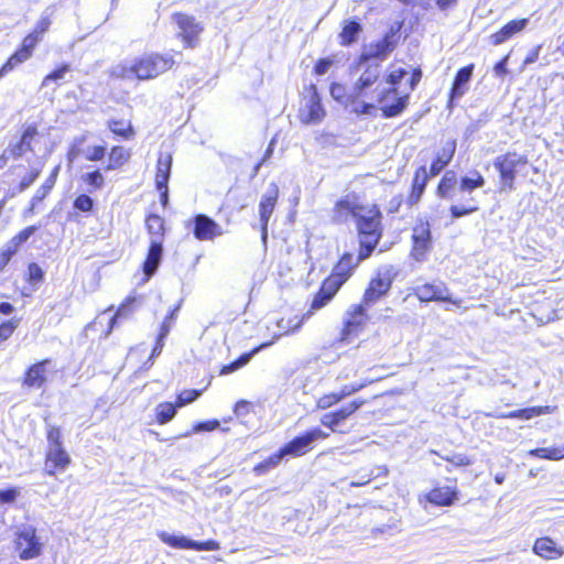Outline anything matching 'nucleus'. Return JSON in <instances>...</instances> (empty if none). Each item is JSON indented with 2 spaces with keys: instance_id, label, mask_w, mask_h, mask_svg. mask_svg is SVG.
Wrapping results in <instances>:
<instances>
[{
  "instance_id": "f257e3e1",
  "label": "nucleus",
  "mask_w": 564,
  "mask_h": 564,
  "mask_svg": "<svg viewBox=\"0 0 564 564\" xmlns=\"http://www.w3.org/2000/svg\"><path fill=\"white\" fill-rule=\"evenodd\" d=\"M173 65L174 61L169 54L150 53L134 61L120 63L112 68L111 74L122 79L149 80L165 73Z\"/></svg>"
},
{
  "instance_id": "f03ea898",
  "label": "nucleus",
  "mask_w": 564,
  "mask_h": 564,
  "mask_svg": "<svg viewBox=\"0 0 564 564\" xmlns=\"http://www.w3.org/2000/svg\"><path fill=\"white\" fill-rule=\"evenodd\" d=\"M406 75L408 72L404 68H398L390 72L386 78V82L390 87L378 91L377 102L380 105L383 118H395L406 109L410 94L400 95L397 87Z\"/></svg>"
},
{
  "instance_id": "7ed1b4c3",
  "label": "nucleus",
  "mask_w": 564,
  "mask_h": 564,
  "mask_svg": "<svg viewBox=\"0 0 564 564\" xmlns=\"http://www.w3.org/2000/svg\"><path fill=\"white\" fill-rule=\"evenodd\" d=\"M381 218V212L377 206L358 214L356 221L360 238L359 259H367L378 245L382 235Z\"/></svg>"
},
{
  "instance_id": "20e7f679",
  "label": "nucleus",
  "mask_w": 564,
  "mask_h": 564,
  "mask_svg": "<svg viewBox=\"0 0 564 564\" xmlns=\"http://www.w3.org/2000/svg\"><path fill=\"white\" fill-rule=\"evenodd\" d=\"M398 32L399 29L391 28L381 40L365 45L358 58V66L362 67L364 64L369 63L371 59L384 61L397 47Z\"/></svg>"
},
{
  "instance_id": "39448f33",
  "label": "nucleus",
  "mask_w": 564,
  "mask_h": 564,
  "mask_svg": "<svg viewBox=\"0 0 564 564\" xmlns=\"http://www.w3.org/2000/svg\"><path fill=\"white\" fill-rule=\"evenodd\" d=\"M527 163V158L516 152L498 155L494 160V167L499 172L502 191H511L513 188L517 169Z\"/></svg>"
},
{
  "instance_id": "423d86ee",
  "label": "nucleus",
  "mask_w": 564,
  "mask_h": 564,
  "mask_svg": "<svg viewBox=\"0 0 564 564\" xmlns=\"http://www.w3.org/2000/svg\"><path fill=\"white\" fill-rule=\"evenodd\" d=\"M15 545L21 560H32L42 552V543L36 536V529L31 524H21L15 531Z\"/></svg>"
},
{
  "instance_id": "0eeeda50",
  "label": "nucleus",
  "mask_w": 564,
  "mask_h": 564,
  "mask_svg": "<svg viewBox=\"0 0 564 564\" xmlns=\"http://www.w3.org/2000/svg\"><path fill=\"white\" fill-rule=\"evenodd\" d=\"M325 117L317 87L311 84L304 91V104L300 109L299 118L305 124H316Z\"/></svg>"
},
{
  "instance_id": "6e6552de",
  "label": "nucleus",
  "mask_w": 564,
  "mask_h": 564,
  "mask_svg": "<svg viewBox=\"0 0 564 564\" xmlns=\"http://www.w3.org/2000/svg\"><path fill=\"white\" fill-rule=\"evenodd\" d=\"M328 436L329 433L324 432L319 427H314L304 433L303 435L296 436L291 442L286 443L283 447H281V449L285 456H302L310 451L312 444L315 441L325 440Z\"/></svg>"
},
{
  "instance_id": "1a4fd4ad",
  "label": "nucleus",
  "mask_w": 564,
  "mask_h": 564,
  "mask_svg": "<svg viewBox=\"0 0 564 564\" xmlns=\"http://www.w3.org/2000/svg\"><path fill=\"white\" fill-rule=\"evenodd\" d=\"M160 540L175 549L195 550V551H217L220 544L215 540L198 542L186 538L185 535H174L165 531L158 533Z\"/></svg>"
},
{
  "instance_id": "9d476101",
  "label": "nucleus",
  "mask_w": 564,
  "mask_h": 564,
  "mask_svg": "<svg viewBox=\"0 0 564 564\" xmlns=\"http://www.w3.org/2000/svg\"><path fill=\"white\" fill-rule=\"evenodd\" d=\"M279 197V187L275 183H270L264 194L261 197L259 204V215L261 223V239L263 243H267L268 239V224L270 217L275 208Z\"/></svg>"
},
{
  "instance_id": "9b49d317",
  "label": "nucleus",
  "mask_w": 564,
  "mask_h": 564,
  "mask_svg": "<svg viewBox=\"0 0 564 564\" xmlns=\"http://www.w3.org/2000/svg\"><path fill=\"white\" fill-rule=\"evenodd\" d=\"M361 260L359 256L355 258L351 253H345L334 267L332 274L326 279L327 288H332L333 290L334 288L340 289Z\"/></svg>"
},
{
  "instance_id": "f8f14e48",
  "label": "nucleus",
  "mask_w": 564,
  "mask_h": 564,
  "mask_svg": "<svg viewBox=\"0 0 564 564\" xmlns=\"http://www.w3.org/2000/svg\"><path fill=\"white\" fill-rule=\"evenodd\" d=\"M40 40L41 39L39 35L32 32L26 35L22 42L21 48L13 53L0 68V78L12 72L20 64L28 61L32 56V51Z\"/></svg>"
},
{
  "instance_id": "ddd939ff",
  "label": "nucleus",
  "mask_w": 564,
  "mask_h": 564,
  "mask_svg": "<svg viewBox=\"0 0 564 564\" xmlns=\"http://www.w3.org/2000/svg\"><path fill=\"white\" fill-rule=\"evenodd\" d=\"M414 294L421 302H448L459 306L462 300L452 299L448 289L443 283H425L414 289Z\"/></svg>"
},
{
  "instance_id": "4468645a",
  "label": "nucleus",
  "mask_w": 564,
  "mask_h": 564,
  "mask_svg": "<svg viewBox=\"0 0 564 564\" xmlns=\"http://www.w3.org/2000/svg\"><path fill=\"white\" fill-rule=\"evenodd\" d=\"M413 248L412 257L416 261H422L431 248L432 235L429 223H420L413 228L412 232Z\"/></svg>"
},
{
  "instance_id": "2eb2a0df",
  "label": "nucleus",
  "mask_w": 564,
  "mask_h": 564,
  "mask_svg": "<svg viewBox=\"0 0 564 564\" xmlns=\"http://www.w3.org/2000/svg\"><path fill=\"white\" fill-rule=\"evenodd\" d=\"M193 234L197 240H213L224 234L223 228L210 217L198 214L193 219Z\"/></svg>"
},
{
  "instance_id": "dca6fc26",
  "label": "nucleus",
  "mask_w": 564,
  "mask_h": 564,
  "mask_svg": "<svg viewBox=\"0 0 564 564\" xmlns=\"http://www.w3.org/2000/svg\"><path fill=\"white\" fill-rule=\"evenodd\" d=\"M391 285L392 280L389 275L382 276L381 273H378V275L369 282L361 303L366 306L373 305L390 291Z\"/></svg>"
},
{
  "instance_id": "f3484780",
  "label": "nucleus",
  "mask_w": 564,
  "mask_h": 564,
  "mask_svg": "<svg viewBox=\"0 0 564 564\" xmlns=\"http://www.w3.org/2000/svg\"><path fill=\"white\" fill-rule=\"evenodd\" d=\"M37 133V127L35 124H29L23 130L19 140L9 142L7 153H10L12 159H20L26 152L33 151L32 143Z\"/></svg>"
},
{
  "instance_id": "a211bd4d",
  "label": "nucleus",
  "mask_w": 564,
  "mask_h": 564,
  "mask_svg": "<svg viewBox=\"0 0 564 564\" xmlns=\"http://www.w3.org/2000/svg\"><path fill=\"white\" fill-rule=\"evenodd\" d=\"M174 21L180 29V36L183 37L185 44L193 46L203 31V26L193 17L183 13L175 14Z\"/></svg>"
},
{
  "instance_id": "6ab92c4d",
  "label": "nucleus",
  "mask_w": 564,
  "mask_h": 564,
  "mask_svg": "<svg viewBox=\"0 0 564 564\" xmlns=\"http://www.w3.org/2000/svg\"><path fill=\"white\" fill-rule=\"evenodd\" d=\"M51 362L52 361L50 359H43L30 366L24 373L23 386L33 389H41L47 380L46 372Z\"/></svg>"
},
{
  "instance_id": "aec40b11",
  "label": "nucleus",
  "mask_w": 564,
  "mask_h": 564,
  "mask_svg": "<svg viewBox=\"0 0 564 564\" xmlns=\"http://www.w3.org/2000/svg\"><path fill=\"white\" fill-rule=\"evenodd\" d=\"M366 68L361 73L358 80L354 84L351 90L355 91V96H365L367 88L371 87L380 77L381 65L378 62L366 63Z\"/></svg>"
},
{
  "instance_id": "412c9836",
  "label": "nucleus",
  "mask_w": 564,
  "mask_h": 564,
  "mask_svg": "<svg viewBox=\"0 0 564 564\" xmlns=\"http://www.w3.org/2000/svg\"><path fill=\"white\" fill-rule=\"evenodd\" d=\"M70 463V458L63 445L48 447L46 453V468L50 475L55 474V469L64 470Z\"/></svg>"
},
{
  "instance_id": "4be33fe9",
  "label": "nucleus",
  "mask_w": 564,
  "mask_h": 564,
  "mask_svg": "<svg viewBox=\"0 0 564 564\" xmlns=\"http://www.w3.org/2000/svg\"><path fill=\"white\" fill-rule=\"evenodd\" d=\"M529 24V19L512 20L505 24L499 31L491 34L490 40L494 45H500L521 32Z\"/></svg>"
},
{
  "instance_id": "5701e85b",
  "label": "nucleus",
  "mask_w": 564,
  "mask_h": 564,
  "mask_svg": "<svg viewBox=\"0 0 564 564\" xmlns=\"http://www.w3.org/2000/svg\"><path fill=\"white\" fill-rule=\"evenodd\" d=\"M163 254L162 240L151 239L147 259L143 263V272L147 279L151 278L158 270Z\"/></svg>"
},
{
  "instance_id": "b1692460",
  "label": "nucleus",
  "mask_w": 564,
  "mask_h": 564,
  "mask_svg": "<svg viewBox=\"0 0 564 564\" xmlns=\"http://www.w3.org/2000/svg\"><path fill=\"white\" fill-rule=\"evenodd\" d=\"M366 307L367 306L364 303L350 307L345 319V326L343 330L344 335L348 336L357 332L358 328L364 325L367 318Z\"/></svg>"
},
{
  "instance_id": "393cba45",
  "label": "nucleus",
  "mask_w": 564,
  "mask_h": 564,
  "mask_svg": "<svg viewBox=\"0 0 564 564\" xmlns=\"http://www.w3.org/2000/svg\"><path fill=\"white\" fill-rule=\"evenodd\" d=\"M429 174L426 167L420 166L412 181V191L408 197L409 205L413 206L417 204L425 191V186L427 184Z\"/></svg>"
},
{
  "instance_id": "a878e982",
  "label": "nucleus",
  "mask_w": 564,
  "mask_h": 564,
  "mask_svg": "<svg viewBox=\"0 0 564 564\" xmlns=\"http://www.w3.org/2000/svg\"><path fill=\"white\" fill-rule=\"evenodd\" d=\"M456 498V490L449 486L436 487L426 495V500L436 506H451Z\"/></svg>"
},
{
  "instance_id": "bb28decb",
  "label": "nucleus",
  "mask_w": 564,
  "mask_h": 564,
  "mask_svg": "<svg viewBox=\"0 0 564 564\" xmlns=\"http://www.w3.org/2000/svg\"><path fill=\"white\" fill-rule=\"evenodd\" d=\"M456 150V142L448 141L446 142L436 159L432 162L430 173L432 176H436L441 173L442 170L451 162Z\"/></svg>"
},
{
  "instance_id": "cd10ccee",
  "label": "nucleus",
  "mask_w": 564,
  "mask_h": 564,
  "mask_svg": "<svg viewBox=\"0 0 564 564\" xmlns=\"http://www.w3.org/2000/svg\"><path fill=\"white\" fill-rule=\"evenodd\" d=\"M552 412L551 406H531L521 410L511 411L508 413H496L492 414L495 417L502 419H519V420H530L535 416H540L543 414H549Z\"/></svg>"
},
{
  "instance_id": "c85d7f7f",
  "label": "nucleus",
  "mask_w": 564,
  "mask_h": 564,
  "mask_svg": "<svg viewBox=\"0 0 564 564\" xmlns=\"http://www.w3.org/2000/svg\"><path fill=\"white\" fill-rule=\"evenodd\" d=\"M339 289H335L334 290L332 288H327V281L325 280L319 289V291L315 294L312 303H311V308L307 313H305L304 315H306L307 318H310L315 311H318L321 308H323L324 306H326L330 301L335 296V294L338 292Z\"/></svg>"
},
{
  "instance_id": "c756f323",
  "label": "nucleus",
  "mask_w": 564,
  "mask_h": 564,
  "mask_svg": "<svg viewBox=\"0 0 564 564\" xmlns=\"http://www.w3.org/2000/svg\"><path fill=\"white\" fill-rule=\"evenodd\" d=\"M366 208L367 207H361L348 198L341 199L336 204L335 219L338 221H346L348 217L357 219L358 214H361Z\"/></svg>"
},
{
  "instance_id": "7c9ffc66",
  "label": "nucleus",
  "mask_w": 564,
  "mask_h": 564,
  "mask_svg": "<svg viewBox=\"0 0 564 564\" xmlns=\"http://www.w3.org/2000/svg\"><path fill=\"white\" fill-rule=\"evenodd\" d=\"M172 167V155L170 153L160 154L156 164L155 185L158 191H162L170 180Z\"/></svg>"
},
{
  "instance_id": "2f4dec72",
  "label": "nucleus",
  "mask_w": 564,
  "mask_h": 564,
  "mask_svg": "<svg viewBox=\"0 0 564 564\" xmlns=\"http://www.w3.org/2000/svg\"><path fill=\"white\" fill-rule=\"evenodd\" d=\"M533 552L544 558L552 560L563 555V551L556 547L550 538H540L534 542Z\"/></svg>"
},
{
  "instance_id": "473e14b6",
  "label": "nucleus",
  "mask_w": 564,
  "mask_h": 564,
  "mask_svg": "<svg viewBox=\"0 0 564 564\" xmlns=\"http://www.w3.org/2000/svg\"><path fill=\"white\" fill-rule=\"evenodd\" d=\"M473 70H474L473 64L458 69V72L456 73V76L454 78L452 89H451L452 98H458L465 94V91H466L465 87L473 76Z\"/></svg>"
},
{
  "instance_id": "72a5a7b5",
  "label": "nucleus",
  "mask_w": 564,
  "mask_h": 564,
  "mask_svg": "<svg viewBox=\"0 0 564 564\" xmlns=\"http://www.w3.org/2000/svg\"><path fill=\"white\" fill-rule=\"evenodd\" d=\"M270 346H271V343H263L260 346L253 348L251 351L242 354L239 358H237L232 362L223 366V368L220 369V375L226 376V375H229V373H232V372L239 370L240 368L245 367L252 359V357L254 355H257L262 349H265Z\"/></svg>"
},
{
  "instance_id": "f704fd0d",
  "label": "nucleus",
  "mask_w": 564,
  "mask_h": 564,
  "mask_svg": "<svg viewBox=\"0 0 564 564\" xmlns=\"http://www.w3.org/2000/svg\"><path fill=\"white\" fill-rule=\"evenodd\" d=\"M59 170H61V165L58 164L53 169L50 176L45 180V182L41 185V187L37 188L34 196L32 197L31 209H33L37 203L42 202L47 196V194L51 192V189L54 187L57 176H58V173H59Z\"/></svg>"
},
{
  "instance_id": "c9c22d12",
  "label": "nucleus",
  "mask_w": 564,
  "mask_h": 564,
  "mask_svg": "<svg viewBox=\"0 0 564 564\" xmlns=\"http://www.w3.org/2000/svg\"><path fill=\"white\" fill-rule=\"evenodd\" d=\"M305 319H307L306 315H303L300 319H297V317H294L288 321H284L283 318L278 321L276 326L279 327L280 333L273 336V339L270 341L271 345L275 340L281 338L283 335H288L290 333H295L296 330H299L302 327V324Z\"/></svg>"
},
{
  "instance_id": "e433bc0d",
  "label": "nucleus",
  "mask_w": 564,
  "mask_h": 564,
  "mask_svg": "<svg viewBox=\"0 0 564 564\" xmlns=\"http://www.w3.org/2000/svg\"><path fill=\"white\" fill-rule=\"evenodd\" d=\"M361 31L359 22L354 20L346 22L339 35L341 45L348 46L355 43Z\"/></svg>"
},
{
  "instance_id": "4c0bfd02",
  "label": "nucleus",
  "mask_w": 564,
  "mask_h": 564,
  "mask_svg": "<svg viewBox=\"0 0 564 564\" xmlns=\"http://www.w3.org/2000/svg\"><path fill=\"white\" fill-rule=\"evenodd\" d=\"M456 184L457 178L455 173L453 171H447L438 183L437 195L445 199L452 198L451 192L455 188Z\"/></svg>"
},
{
  "instance_id": "58836bf2",
  "label": "nucleus",
  "mask_w": 564,
  "mask_h": 564,
  "mask_svg": "<svg viewBox=\"0 0 564 564\" xmlns=\"http://www.w3.org/2000/svg\"><path fill=\"white\" fill-rule=\"evenodd\" d=\"M177 404L171 402L159 403L155 408L156 421L159 424H166L174 419L177 412Z\"/></svg>"
},
{
  "instance_id": "ea45409f",
  "label": "nucleus",
  "mask_w": 564,
  "mask_h": 564,
  "mask_svg": "<svg viewBox=\"0 0 564 564\" xmlns=\"http://www.w3.org/2000/svg\"><path fill=\"white\" fill-rule=\"evenodd\" d=\"M485 185V178L478 171H473L470 175L463 176L459 182L460 192L471 193L476 188Z\"/></svg>"
},
{
  "instance_id": "a19ab883",
  "label": "nucleus",
  "mask_w": 564,
  "mask_h": 564,
  "mask_svg": "<svg viewBox=\"0 0 564 564\" xmlns=\"http://www.w3.org/2000/svg\"><path fill=\"white\" fill-rule=\"evenodd\" d=\"M362 96H355V91H350V102L349 105L352 107V112L358 116H372L377 110V107L373 104L366 102L360 100Z\"/></svg>"
},
{
  "instance_id": "79ce46f5",
  "label": "nucleus",
  "mask_w": 564,
  "mask_h": 564,
  "mask_svg": "<svg viewBox=\"0 0 564 564\" xmlns=\"http://www.w3.org/2000/svg\"><path fill=\"white\" fill-rule=\"evenodd\" d=\"M529 455L544 459L558 460L564 458V444L557 447L534 448L529 452Z\"/></svg>"
},
{
  "instance_id": "37998d69",
  "label": "nucleus",
  "mask_w": 564,
  "mask_h": 564,
  "mask_svg": "<svg viewBox=\"0 0 564 564\" xmlns=\"http://www.w3.org/2000/svg\"><path fill=\"white\" fill-rule=\"evenodd\" d=\"M284 457H285V455L283 454L282 449L280 448L276 453L272 454L267 459H264L263 462L256 465L253 468V471L257 475H264L269 470L275 468L282 462V459Z\"/></svg>"
},
{
  "instance_id": "c03bdc74",
  "label": "nucleus",
  "mask_w": 564,
  "mask_h": 564,
  "mask_svg": "<svg viewBox=\"0 0 564 564\" xmlns=\"http://www.w3.org/2000/svg\"><path fill=\"white\" fill-rule=\"evenodd\" d=\"M145 224L149 234L152 236V239L162 240L164 232V220L159 215L152 214L147 218Z\"/></svg>"
},
{
  "instance_id": "a18cd8bd",
  "label": "nucleus",
  "mask_w": 564,
  "mask_h": 564,
  "mask_svg": "<svg viewBox=\"0 0 564 564\" xmlns=\"http://www.w3.org/2000/svg\"><path fill=\"white\" fill-rule=\"evenodd\" d=\"M129 159V153L121 147H113L109 153V164L106 170H115L124 164Z\"/></svg>"
},
{
  "instance_id": "49530a36",
  "label": "nucleus",
  "mask_w": 564,
  "mask_h": 564,
  "mask_svg": "<svg viewBox=\"0 0 564 564\" xmlns=\"http://www.w3.org/2000/svg\"><path fill=\"white\" fill-rule=\"evenodd\" d=\"M108 127L112 133L116 135L122 137L124 139H130L133 137L134 132L130 123H126L121 120H111L108 123Z\"/></svg>"
},
{
  "instance_id": "de8ad7c7",
  "label": "nucleus",
  "mask_w": 564,
  "mask_h": 564,
  "mask_svg": "<svg viewBox=\"0 0 564 564\" xmlns=\"http://www.w3.org/2000/svg\"><path fill=\"white\" fill-rule=\"evenodd\" d=\"M479 209L474 198H469L468 205H452L449 210L453 218L457 219L470 215Z\"/></svg>"
},
{
  "instance_id": "09e8293b",
  "label": "nucleus",
  "mask_w": 564,
  "mask_h": 564,
  "mask_svg": "<svg viewBox=\"0 0 564 564\" xmlns=\"http://www.w3.org/2000/svg\"><path fill=\"white\" fill-rule=\"evenodd\" d=\"M366 403L362 399H356L348 404L341 406L336 410V414L341 420V422L346 421L349 416H351L358 409H360Z\"/></svg>"
},
{
  "instance_id": "8fccbe9b",
  "label": "nucleus",
  "mask_w": 564,
  "mask_h": 564,
  "mask_svg": "<svg viewBox=\"0 0 564 564\" xmlns=\"http://www.w3.org/2000/svg\"><path fill=\"white\" fill-rule=\"evenodd\" d=\"M82 180L94 189H100L105 183V178L99 170L83 174Z\"/></svg>"
},
{
  "instance_id": "3c124183",
  "label": "nucleus",
  "mask_w": 564,
  "mask_h": 564,
  "mask_svg": "<svg viewBox=\"0 0 564 564\" xmlns=\"http://www.w3.org/2000/svg\"><path fill=\"white\" fill-rule=\"evenodd\" d=\"M329 93H330V96L341 102V104H345V105H349L350 102V91L347 93L346 91V88L344 85L341 84H338V83H333L330 85V89H329Z\"/></svg>"
},
{
  "instance_id": "603ef678",
  "label": "nucleus",
  "mask_w": 564,
  "mask_h": 564,
  "mask_svg": "<svg viewBox=\"0 0 564 564\" xmlns=\"http://www.w3.org/2000/svg\"><path fill=\"white\" fill-rule=\"evenodd\" d=\"M180 307H181V304H177L173 310H171L169 315L162 322L161 327H160V332H159V335H161V337H167L169 336V334L171 332V328L173 327L174 322H175V319L177 317V313H178Z\"/></svg>"
},
{
  "instance_id": "864d4df0",
  "label": "nucleus",
  "mask_w": 564,
  "mask_h": 564,
  "mask_svg": "<svg viewBox=\"0 0 564 564\" xmlns=\"http://www.w3.org/2000/svg\"><path fill=\"white\" fill-rule=\"evenodd\" d=\"M44 272L37 263H30L28 267V281L35 289L43 281Z\"/></svg>"
},
{
  "instance_id": "5fc2aeb1",
  "label": "nucleus",
  "mask_w": 564,
  "mask_h": 564,
  "mask_svg": "<svg viewBox=\"0 0 564 564\" xmlns=\"http://www.w3.org/2000/svg\"><path fill=\"white\" fill-rule=\"evenodd\" d=\"M340 401H341V399H340L339 393L338 392H332V393H327V394L322 395L316 401V406H317V409L326 410V409H329L333 405L339 403Z\"/></svg>"
},
{
  "instance_id": "6e6d98bb",
  "label": "nucleus",
  "mask_w": 564,
  "mask_h": 564,
  "mask_svg": "<svg viewBox=\"0 0 564 564\" xmlns=\"http://www.w3.org/2000/svg\"><path fill=\"white\" fill-rule=\"evenodd\" d=\"M83 155L88 161H94V162L100 161L106 155V147H104V145L87 147L83 151Z\"/></svg>"
},
{
  "instance_id": "4d7b16f0",
  "label": "nucleus",
  "mask_w": 564,
  "mask_h": 564,
  "mask_svg": "<svg viewBox=\"0 0 564 564\" xmlns=\"http://www.w3.org/2000/svg\"><path fill=\"white\" fill-rule=\"evenodd\" d=\"M319 421L323 426L328 427L332 432H337L341 423L335 411L323 414Z\"/></svg>"
},
{
  "instance_id": "13d9d810",
  "label": "nucleus",
  "mask_w": 564,
  "mask_h": 564,
  "mask_svg": "<svg viewBox=\"0 0 564 564\" xmlns=\"http://www.w3.org/2000/svg\"><path fill=\"white\" fill-rule=\"evenodd\" d=\"M200 391L198 390H184L177 395L176 404L178 408L184 406L186 404L195 401L199 395Z\"/></svg>"
},
{
  "instance_id": "bf43d9fd",
  "label": "nucleus",
  "mask_w": 564,
  "mask_h": 564,
  "mask_svg": "<svg viewBox=\"0 0 564 564\" xmlns=\"http://www.w3.org/2000/svg\"><path fill=\"white\" fill-rule=\"evenodd\" d=\"M370 382H371L370 380H365L360 383L345 384L344 387H341L340 391L338 392L340 395V399L344 400L345 398L360 391L362 388L368 386Z\"/></svg>"
},
{
  "instance_id": "052dcab7",
  "label": "nucleus",
  "mask_w": 564,
  "mask_h": 564,
  "mask_svg": "<svg viewBox=\"0 0 564 564\" xmlns=\"http://www.w3.org/2000/svg\"><path fill=\"white\" fill-rule=\"evenodd\" d=\"M74 207L80 212H90L94 207V200L90 196L82 194L74 200Z\"/></svg>"
},
{
  "instance_id": "680f3d73",
  "label": "nucleus",
  "mask_w": 564,
  "mask_h": 564,
  "mask_svg": "<svg viewBox=\"0 0 564 564\" xmlns=\"http://www.w3.org/2000/svg\"><path fill=\"white\" fill-rule=\"evenodd\" d=\"M69 70V65L68 64H63L62 66H59L58 68H56L55 70H53L52 73H50L48 75H46L43 79V86H46L50 82H56V80H59L62 78H64L65 74Z\"/></svg>"
},
{
  "instance_id": "e2e57ef3",
  "label": "nucleus",
  "mask_w": 564,
  "mask_h": 564,
  "mask_svg": "<svg viewBox=\"0 0 564 564\" xmlns=\"http://www.w3.org/2000/svg\"><path fill=\"white\" fill-rule=\"evenodd\" d=\"M47 443L48 447L59 446L62 444L61 429L57 426H48L47 429Z\"/></svg>"
},
{
  "instance_id": "0e129e2a",
  "label": "nucleus",
  "mask_w": 564,
  "mask_h": 564,
  "mask_svg": "<svg viewBox=\"0 0 564 564\" xmlns=\"http://www.w3.org/2000/svg\"><path fill=\"white\" fill-rule=\"evenodd\" d=\"M18 326L17 321H7L0 325V339L7 340Z\"/></svg>"
},
{
  "instance_id": "69168bd1",
  "label": "nucleus",
  "mask_w": 564,
  "mask_h": 564,
  "mask_svg": "<svg viewBox=\"0 0 564 564\" xmlns=\"http://www.w3.org/2000/svg\"><path fill=\"white\" fill-rule=\"evenodd\" d=\"M20 495L18 488L0 489V503H11Z\"/></svg>"
},
{
  "instance_id": "338daca9",
  "label": "nucleus",
  "mask_w": 564,
  "mask_h": 564,
  "mask_svg": "<svg viewBox=\"0 0 564 564\" xmlns=\"http://www.w3.org/2000/svg\"><path fill=\"white\" fill-rule=\"evenodd\" d=\"M40 174L41 170H32L29 174L23 176L19 185L20 191H25L29 188L36 181Z\"/></svg>"
},
{
  "instance_id": "774afa93",
  "label": "nucleus",
  "mask_w": 564,
  "mask_h": 564,
  "mask_svg": "<svg viewBox=\"0 0 564 564\" xmlns=\"http://www.w3.org/2000/svg\"><path fill=\"white\" fill-rule=\"evenodd\" d=\"M442 458L457 467L470 465L469 458L464 454H454L452 456H442Z\"/></svg>"
}]
</instances>
